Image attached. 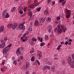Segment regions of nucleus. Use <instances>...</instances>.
Instances as JSON below:
<instances>
[{
	"label": "nucleus",
	"mask_w": 74,
	"mask_h": 74,
	"mask_svg": "<svg viewBox=\"0 0 74 74\" xmlns=\"http://www.w3.org/2000/svg\"><path fill=\"white\" fill-rule=\"evenodd\" d=\"M20 50L22 51H23L24 50V48L23 47H19L16 51V53L17 54H18V53H19V55H22V54L21 53V51Z\"/></svg>",
	"instance_id": "f257e3e1"
},
{
	"label": "nucleus",
	"mask_w": 74,
	"mask_h": 74,
	"mask_svg": "<svg viewBox=\"0 0 74 74\" xmlns=\"http://www.w3.org/2000/svg\"><path fill=\"white\" fill-rule=\"evenodd\" d=\"M64 25H61L58 26H57V29H60V30H62L64 29Z\"/></svg>",
	"instance_id": "f03ea898"
},
{
	"label": "nucleus",
	"mask_w": 74,
	"mask_h": 74,
	"mask_svg": "<svg viewBox=\"0 0 74 74\" xmlns=\"http://www.w3.org/2000/svg\"><path fill=\"white\" fill-rule=\"evenodd\" d=\"M29 67V63L28 62L25 65L23 66V68L24 69H25V70H26L28 69Z\"/></svg>",
	"instance_id": "7ed1b4c3"
},
{
	"label": "nucleus",
	"mask_w": 74,
	"mask_h": 74,
	"mask_svg": "<svg viewBox=\"0 0 74 74\" xmlns=\"http://www.w3.org/2000/svg\"><path fill=\"white\" fill-rule=\"evenodd\" d=\"M1 42L2 43L0 45V47L1 48H3L5 45V42Z\"/></svg>",
	"instance_id": "20e7f679"
},
{
	"label": "nucleus",
	"mask_w": 74,
	"mask_h": 74,
	"mask_svg": "<svg viewBox=\"0 0 74 74\" xmlns=\"http://www.w3.org/2000/svg\"><path fill=\"white\" fill-rule=\"evenodd\" d=\"M52 28V26L51 25H49L47 27V29L48 30L49 33L50 32H51Z\"/></svg>",
	"instance_id": "39448f33"
},
{
	"label": "nucleus",
	"mask_w": 74,
	"mask_h": 74,
	"mask_svg": "<svg viewBox=\"0 0 74 74\" xmlns=\"http://www.w3.org/2000/svg\"><path fill=\"white\" fill-rule=\"evenodd\" d=\"M72 61V59L70 57L68 58V63L70 65L71 64V62Z\"/></svg>",
	"instance_id": "423d86ee"
},
{
	"label": "nucleus",
	"mask_w": 74,
	"mask_h": 74,
	"mask_svg": "<svg viewBox=\"0 0 74 74\" xmlns=\"http://www.w3.org/2000/svg\"><path fill=\"white\" fill-rule=\"evenodd\" d=\"M19 29H25V26L23 24H21L19 27Z\"/></svg>",
	"instance_id": "0eeeda50"
},
{
	"label": "nucleus",
	"mask_w": 74,
	"mask_h": 74,
	"mask_svg": "<svg viewBox=\"0 0 74 74\" xmlns=\"http://www.w3.org/2000/svg\"><path fill=\"white\" fill-rule=\"evenodd\" d=\"M7 39H8V38L7 37H6L4 38V40L2 39L1 40V42H6V41H7Z\"/></svg>",
	"instance_id": "6e6552de"
},
{
	"label": "nucleus",
	"mask_w": 74,
	"mask_h": 74,
	"mask_svg": "<svg viewBox=\"0 0 74 74\" xmlns=\"http://www.w3.org/2000/svg\"><path fill=\"white\" fill-rule=\"evenodd\" d=\"M62 1V5H64L66 4V0H60V3H61Z\"/></svg>",
	"instance_id": "1a4fd4ad"
},
{
	"label": "nucleus",
	"mask_w": 74,
	"mask_h": 74,
	"mask_svg": "<svg viewBox=\"0 0 74 74\" xmlns=\"http://www.w3.org/2000/svg\"><path fill=\"white\" fill-rule=\"evenodd\" d=\"M71 63V64L70 65L71 67L74 69V60L72 61Z\"/></svg>",
	"instance_id": "9d476101"
},
{
	"label": "nucleus",
	"mask_w": 74,
	"mask_h": 74,
	"mask_svg": "<svg viewBox=\"0 0 74 74\" xmlns=\"http://www.w3.org/2000/svg\"><path fill=\"white\" fill-rule=\"evenodd\" d=\"M39 24V22H38V21L37 20H36L35 22L34 25L36 26H37Z\"/></svg>",
	"instance_id": "9b49d317"
},
{
	"label": "nucleus",
	"mask_w": 74,
	"mask_h": 74,
	"mask_svg": "<svg viewBox=\"0 0 74 74\" xmlns=\"http://www.w3.org/2000/svg\"><path fill=\"white\" fill-rule=\"evenodd\" d=\"M7 12V10H4L3 12L2 13V15L3 16H5V14H6V13Z\"/></svg>",
	"instance_id": "f8f14e48"
},
{
	"label": "nucleus",
	"mask_w": 74,
	"mask_h": 74,
	"mask_svg": "<svg viewBox=\"0 0 74 74\" xmlns=\"http://www.w3.org/2000/svg\"><path fill=\"white\" fill-rule=\"evenodd\" d=\"M4 27L3 26H1L0 28V32H2L3 31H4Z\"/></svg>",
	"instance_id": "ddd939ff"
},
{
	"label": "nucleus",
	"mask_w": 74,
	"mask_h": 74,
	"mask_svg": "<svg viewBox=\"0 0 74 74\" xmlns=\"http://www.w3.org/2000/svg\"><path fill=\"white\" fill-rule=\"evenodd\" d=\"M44 21H45V18H42L40 21V23H43Z\"/></svg>",
	"instance_id": "4468645a"
},
{
	"label": "nucleus",
	"mask_w": 74,
	"mask_h": 74,
	"mask_svg": "<svg viewBox=\"0 0 74 74\" xmlns=\"http://www.w3.org/2000/svg\"><path fill=\"white\" fill-rule=\"evenodd\" d=\"M12 29H15V28H16V27H17V25H16L15 24H14L13 25H12Z\"/></svg>",
	"instance_id": "2eb2a0df"
},
{
	"label": "nucleus",
	"mask_w": 74,
	"mask_h": 74,
	"mask_svg": "<svg viewBox=\"0 0 74 74\" xmlns=\"http://www.w3.org/2000/svg\"><path fill=\"white\" fill-rule=\"evenodd\" d=\"M51 69L53 71H55V66H53L51 68Z\"/></svg>",
	"instance_id": "dca6fc26"
},
{
	"label": "nucleus",
	"mask_w": 74,
	"mask_h": 74,
	"mask_svg": "<svg viewBox=\"0 0 74 74\" xmlns=\"http://www.w3.org/2000/svg\"><path fill=\"white\" fill-rule=\"evenodd\" d=\"M62 32V30L60 29H58V34H60Z\"/></svg>",
	"instance_id": "f3484780"
},
{
	"label": "nucleus",
	"mask_w": 74,
	"mask_h": 74,
	"mask_svg": "<svg viewBox=\"0 0 74 74\" xmlns=\"http://www.w3.org/2000/svg\"><path fill=\"white\" fill-rule=\"evenodd\" d=\"M13 25V24L12 23H10V24H8L7 25V27H8V28H10Z\"/></svg>",
	"instance_id": "a211bd4d"
},
{
	"label": "nucleus",
	"mask_w": 74,
	"mask_h": 74,
	"mask_svg": "<svg viewBox=\"0 0 74 74\" xmlns=\"http://www.w3.org/2000/svg\"><path fill=\"white\" fill-rule=\"evenodd\" d=\"M23 60V57L21 56V57H20L18 59V62H19V61L20 62L21 60Z\"/></svg>",
	"instance_id": "6ab92c4d"
},
{
	"label": "nucleus",
	"mask_w": 74,
	"mask_h": 74,
	"mask_svg": "<svg viewBox=\"0 0 74 74\" xmlns=\"http://www.w3.org/2000/svg\"><path fill=\"white\" fill-rule=\"evenodd\" d=\"M9 15H8V13H7L6 14V15L5 14V16H3L4 17H5V18H9Z\"/></svg>",
	"instance_id": "aec40b11"
},
{
	"label": "nucleus",
	"mask_w": 74,
	"mask_h": 74,
	"mask_svg": "<svg viewBox=\"0 0 74 74\" xmlns=\"http://www.w3.org/2000/svg\"><path fill=\"white\" fill-rule=\"evenodd\" d=\"M29 43L30 44H31L32 45H34V42H33V41L32 40H29Z\"/></svg>",
	"instance_id": "412c9836"
},
{
	"label": "nucleus",
	"mask_w": 74,
	"mask_h": 74,
	"mask_svg": "<svg viewBox=\"0 0 74 74\" xmlns=\"http://www.w3.org/2000/svg\"><path fill=\"white\" fill-rule=\"evenodd\" d=\"M49 13V12H48V11L46 10L44 12V14L45 15H47Z\"/></svg>",
	"instance_id": "4be33fe9"
},
{
	"label": "nucleus",
	"mask_w": 74,
	"mask_h": 74,
	"mask_svg": "<svg viewBox=\"0 0 74 74\" xmlns=\"http://www.w3.org/2000/svg\"><path fill=\"white\" fill-rule=\"evenodd\" d=\"M28 14L29 15H30L31 18H33L32 17V12L31 11L30 12L28 13Z\"/></svg>",
	"instance_id": "5701e85b"
},
{
	"label": "nucleus",
	"mask_w": 74,
	"mask_h": 74,
	"mask_svg": "<svg viewBox=\"0 0 74 74\" xmlns=\"http://www.w3.org/2000/svg\"><path fill=\"white\" fill-rule=\"evenodd\" d=\"M51 18L48 17L47 20V21L48 22H51Z\"/></svg>",
	"instance_id": "b1692460"
},
{
	"label": "nucleus",
	"mask_w": 74,
	"mask_h": 74,
	"mask_svg": "<svg viewBox=\"0 0 74 74\" xmlns=\"http://www.w3.org/2000/svg\"><path fill=\"white\" fill-rule=\"evenodd\" d=\"M8 47H6L5 48L3 49H4L5 51H6L7 52L8 51V50L10 49Z\"/></svg>",
	"instance_id": "393cba45"
},
{
	"label": "nucleus",
	"mask_w": 74,
	"mask_h": 74,
	"mask_svg": "<svg viewBox=\"0 0 74 74\" xmlns=\"http://www.w3.org/2000/svg\"><path fill=\"white\" fill-rule=\"evenodd\" d=\"M34 7V5H29L28 7V8H33Z\"/></svg>",
	"instance_id": "a878e982"
},
{
	"label": "nucleus",
	"mask_w": 74,
	"mask_h": 74,
	"mask_svg": "<svg viewBox=\"0 0 74 74\" xmlns=\"http://www.w3.org/2000/svg\"><path fill=\"white\" fill-rule=\"evenodd\" d=\"M21 8H19L18 9V10H20V14H23V12H22V11L21 10Z\"/></svg>",
	"instance_id": "bb28decb"
},
{
	"label": "nucleus",
	"mask_w": 74,
	"mask_h": 74,
	"mask_svg": "<svg viewBox=\"0 0 74 74\" xmlns=\"http://www.w3.org/2000/svg\"><path fill=\"white\" fill-rule=\"evenodd\" d=\"M35 59V57H34V56H33L32 57L31 59V60L32 62H33L34 60Z\"/></svg>",
	"instance_id": "cd10ccee"
},
{
	"label": "nucleus",
	"mask_w": 74,
	"mask_h": 74,
	"mask_svg": "<svg viewBox=\"0 0 74 74\" xmlns=\"http://www.w3.org/2000/svg\"><path fill=\"white\" fill-rule=\"evenodd\" d=\"M38 56L39 57L38 59H41V58L42 57V55H41V54H38Z\"/></svg>",
	"instance_id": "c85d7f7f"
},
{
	"label": "nucleus",
	"mask_w": 74,
	"mask_h": 74,
	"mask_svg": "<svg viewBox=\"0 0 74 74\" xmlns=\"http://www.w3.org/2000/svg\"><path fill=\"white\" fill-rule=\"evenodd\" d=\"M15 7H13L11 10V11L12 12H14L15 11Z\"/></svg>",
	"instance_id": "c756f323"
},
{
	"label": "nucleus",
	"mask_w": 74,
	"mask_h": 74,
	"mask_svg": "<svg viewBox=\"0 0 74 74\" xmlns=\"http://www.w3.org/2000/svg\"><path fill=\"white\" fill-rule=\"evenodd\" d=\"M32 41H37V39H35V38H33L32 39Z\"/></svg>",
	"instance_id": "7c9ffc66"
},
{
	"label": "nucleus",
	"mask_w": 74,
	"mask_h": 74,
	"mask_svg": "<svg viewBox=\"0 0 74 74\" xmlns=\"http://www.w3.org/2000/svg\"><path fill=\"white\" fill-rule=\"evenodd\" d=\"M7 52V51H6L5 50H4V49L3 50V53L4 54H6Z\"/></svg>",
	"instance_id": "2f4dec72"
},
{
	"label": "nucleus",
	"mask_w": 74,
	"mask_h": 74,
	"mask_svg": "<svg viewBox=\"0 0 74 74\" xmlns=\"http://www.w3.org/2000/svg\"><path fill=\"white\" fill-rule=\"evenodd\" d=\"M42 53V52L40 51H38L37 54L38 55H41Z\"/></svg>",
	"instance_id": "473e14b6"
},
{
	"label": "nucleus",
	"mask_w": 74,
	"mask_h": 74,
	"mask_svg": "<svg viewBox=\"0 0 74 74\" xmlns=\"http://www.w3.org/2000/svg\"><path fill=\"white\" fill-rule=\"evenodd\" d=\"M41 9V7H39V8H37V10L39 12L40 11V10Z\"/></svg>",
	"instance_id": "72a5a7b5"
},
{
	"label": "nucleus",
	"mask_w": 74,
	"mask_h": 74,
	"mask_svg": "<svg viewBox=\"0 0 74 74\" xmlns=\"http://www.w3.org/2000/svg\"><path fill=\"white\" fill-rule=\"evenodd\" d=\"M66 12H67V14H70V10H66Z\"/></svg>",
	"instance_id": "f704fd0d"
},
{
	"label": "nucleus",
	"mask_w": 74,
	"mask_h": 74,
	"mask_svg": "<svg viewBox=\"0 0 74 74\" xmlns=\"http://www.w3.org/2000/svg\"><path fill=\"white\" fill-rule=\"evenodd\" d=\"M34 48H32V50L30 51V53H32L34 52Z\"/></svg>",
	"instance_id": "c9c22d12"
},
{
	"label": "nucleus",
	"mask_w": 74,
	"mask_h": 74,
	"mask_svg": "<svg viewBox=\"0 0 74 74\" xmlns=\"http://www.w3.org/2000/svg\"><path fill=\"white\" fill-rule=\"evenodd\" d=\"M62 46V45H60L57 48V50H59L60 49V47Z\"/></svg>",
	"instance_id": "e433bc0d"
},
{
	"label": "nucleus",
	"mask_w": 74,
	"mask_h": 74,
	"mask_svg": "<svg viewBox=\"0 0 74 74\" xmlns=\"http://www.w3.org/2000/svg\"><path fill=\"white\" fill-rule=\"evenodd\" d=\"M47 69L46 68V66L45 65L43 67V70H45Z\"/></svg>",
	"instance_id": "4c0bfd02"
},
{
	"label": "nucleus",
	"mask_w": 74,
	"mask_h": 74,
	"mask_svg": "<svg viewBox=\"0 0 74 74\" xmlns=\"http://www.w3.org/2000/svg\"><path fill=\"white\" fill-rule=\"evenodd\" d=\"M45 45V43L42 42L40 43V46L42 47V46H43V45Z\"/></svg>",
	"instance_id": "58836bf2"
},
{
	"label": "nucleus",
	"mask_w": 74,
	"mask_h": 74,
	"mask_svg": "<svg viewBox=\"0 0 74 74\" xmlns=\"http://www.w3.org/2000/svg\"><path fill=\"white\" fill-rule=\"evenodd\" d=\"M46 69H50V66H48L46 65Z\"/></svg>",
	"instance_id": "ea45409f"
},
{
	"label": "nucleus",
	"mask_w": 74,
	"mask_h": 74,
	"mask_svg": "<svg viewBox=\"0 0 74 74\" xmlns=\"http://www.w3.org/2000/svg\"><path fill=\"white\" fill-rule=\"evenodd\" d=\"M26 14V13H25L24 14H23L22 15H21V17H23V16H24V15H25Z\"/></svg>",
	"instance_id": "a19ab883"
},
{
	"label": "nucleus",
	"mask_w": 74,
	"mask_h": 74,
	"mask_svg": "<svg viewBox=\"0 0 74 74\" xmlns=\"http://www.w3.org/2000/svg\"><path fill=\"white\" fill-rule=\"evenodd\" d=\"M70 14H68L66 16V18H69L70 17Z\"/></svg>",
	"instance_id": "79ce46f5"
},
{
	"label": "nucleus",
	"mask_w": 74,
	"mask_h": 74,
	"mask_svg": "<svg viewBox=\"0 0 74 74\" xmlns=\"http://www.w3.org/2000/svg\"><path fill=\"white\" fill-rule=\"evenodd\" d=\"M62 63L63 65H64V64H65V62H64V60H62Z\"/></svg>",
	"instance_id": "37998d69"
},
{
	"label": "nucleus",
	"mask_w": 74,
	"mask_h": 74,
	"mask_svg": "<svg viewBox=\"0 0 74 74\" xmlns=\"http://www.w3.org/2000/svg\"><path fill=\"white\" fill-rule=\"evenodd\" d=\"M16 62H17L16 60L14 61L13 62V64H15V65H16Z\"/></svg>",
	"instance_id": "c03bdc74"
},
{
	"label": "nucleus",
	"mask_w": 74,
	"mask_h": 74,
	"mask_svg": "<svg viewBox=\"0 0 74 74\" xmlns=\"http://www.w3.org/2000/svg\"><path fill=\"white\" fill-rule=\"evenodd\" d=\"M48 60V59L47 58H45L44 59V62H47Z\"/></svg>",
	"instance_id": "a18cd8bd"
},
{
	"label": "nucleus",
	"mask_w": 74,
	"mask_h": 74,
	"mask_svg": "<svg viewBox=\"0 0 74 74\" xmlns=\"http://www.w3.org/2000/svg\"><path fill=\"white\" fill-rule=\"evenodd\" d=\"M36 62L38 63V65H40V62H39V61L38 60H36Z\"/></svg>",
	"instance_id": "49530a36"
},
{
	"label": "nucleus",
	"mask_w": 74,
	"mask_h": 74,
	"mask_svg": "<svg viewBox=\"0 0 74 74\" xmlns=\"http://www.w3.org/2000/svg\"><path fill=\"white\" fill-rule=\"evenodd\" d=\"M72 58L73 60H74V54L72 55Z\"/></svg>",
	"instance_id": "de8ad7c7"
},
{
	"label": "nucleus",
	"mask_w": 74,
	"mask_h": 74,
	"mask_svg": "<svg viewBox=\"0 0 74 74\" xmlns=\"http://www.w3.org/2000/svg\"><path fill=\"white\" fill-rule=\"evenodd\" d=\"M49 38L48 36H46L45 37V40H48V39Z\"/></svg>",
	"instance_id": "09e8293b"
},
{
	"label": "nucleus",
	"mask_w": 74,
	"mask_h": 74,
	"mask_svg": "<svg viewBox=\"0 0 74 74\" xmlns=\"http://www.w3.org/2000/svg\"><path fill=\"white\" fill-rule=\"evenodd\" d=\"M37 40H38V41H40V39H41V38L38 36L37 38Z\"/></svg>",
	"instance_id": "8fccbe9b"
},
{
	"label": "nucleus",
	"mask_w": 74,
	"mask_h": 74,
	"mask_svg": "<svg viewBox=\"0 0 74 74\" xmlns=\"http://www.w3.org/2000/svg\"><path fill=\"white\" fill-rule=\"evenodd\" d=\"M58 60V58H54V60H55V61H57Z\"/></svg>",
	"instance_id": "3c124183"
},
{
	"label": "nucleus",
	"mask_w": 74,
	"mask_h": 74,
	"mask_svg": "<svg viewBox=\"0 0 74 74\" xmlns=\"http://www.w3.org/2000/svg\"><path fill=\"white\" fill-rule=\"evenodd\" d=\"M57 30H58V27H57V28H56L55 29V30H54V32H56L57 31Z\"/></svg>",
	"instance_id": "603ef678"
},
{
	"label": "nucleus",
	"mask_w": 74,
	"mask_h": 74,
	"mask_svg": "<svg viewBox=\"0 0 74 74\" xmlns=\"http://www.w3.org/2000/svg\"><path fill=\"white\" fill-rule=\"evenodd\" d=\"M68 43H69V42H68V41H66V42H65V44L66 45H67L68 44Z\"/></svg>",
	"instance_id": "864d4df0"
},
{
	"label": "nucleus",
	"mask_w": 74,
	"mask_h": 74,
	"mask_svg": "<svg viewBox=\"0 0 74 74\" xmlns=\"http://www.w3.org/2000/svg\"><path fill=\"white\" fill-rule=\"evenodd\" d=\"M11 45H12V44H10L7 47H9V49H10V47H11Z\"/></svg>",
	"instance_id": "5fc2aeb1"
},
{
	"label": "nucleus",
	"mask_w": 74,
	"mask_h": 74,
	"mask_svg": "<svg viewBox=\"0 0 74 74\" xmlns=\"http://www.w3.org/2000/svg\"><path fill=\"white\" fill-rule=\"evenodd\" d=\"M55 24H58V21H55Z\"/></svg>",
	"instance_id": "6e6d98bb"
},
{
	"label": "nucleus",
	"mask_w": 74,
	"mask_h": 74,
	"mask_svg": "<svg viewBox=\"0 0 74 74\" xmlns=\"http://www.w3.org/2000/svg\"><path fill=\"white\" fill-rule=\"evenodd\" d=\"M29 32L28 31H27L25 32V34H27H27H29Z\"/></svg>",
	"instance_id": "4d7b16f0"
},
{
	"label": "nucleus",
	"mask_w": 74,
	"mask_h": 74,
	"mask_svg": "<svg viewBox=\"0 0 74 74\" xmlns=\"http://www.w3.org/2000/svg\"><path fill=\"white\" fill-rule=\"evenodd\" d=\"M29 32H32V29L31 28L29 29Z\"/></svg>",
	"instance_id": "13d9d810"
},
{
	"label": "nucleus",
	"mask_w": 74,
	"mask_h": 74,
	"mask_svg": "<svg viewBox=\"0 0 74 74\" xmlns=\"http://www.w3.org/2000/svg\"><path fill=\"white\" fill-rule=\"evenodd\" d=\"M66 29H67V28H65L63 30V32H66Z\"/></svg>",
	"instance_id": "bf43d9fd"
},
{
	"label": "nucleus",
	"mask_w": 74,
	"mask_h": 74,
	"mask_svg": "<svg viewBox=\"0 0 74 74\" xmlns=\"http://www.w3.org/2000/svg\"><path fill=\"white\" fill-rule=\"evenodd\" d=\"M57 19L58 21H59L60 19V18L58 17L57 18Z\"/></svg>",
	"instance_id": "052dcab7"
},
{
	"label": "nucleus",
	"mask_w": 74,
	"mask_h": 74,
	"mask_svg": "<svg viewBox=\"0 0 74 74\" xmlns=\"http://www.w3.org/2000/svg\"><path fill=\"white\" fill-rule=\"evenodd\" d=\"M28 2L29 4H30V3H31V0H28Z\"/></svg>",
	"instance_id": "680f3d73"
},
{
	"label": "nucleus",
	"mask_w": 74,
	"mask_h": 74,
	"mask_svg": "<svg viewBox=\"0 0 74 74\" xmlns=\"http://www.w3.org/2000/svg\"><path fill=\"white\" fill-rule=\"evenodd\" d=\"M71 42H69L68 45H71Z\"/></svg>",
	"instance_id": "e2e57ef3"
},
{
	"label": "nucleus",
	"mask_w": 74,
	"mask_h": 74,
	"mask_svg": "<svg viewBox=\"0 0 74 74\" xmlns=\"http://www.w3.org/2000/svg\"><path fill=\"white\" fill-rule=\"evenodd\" d=\"M5 63V62H3L2 63V64L3 65H4V64Z\"/></svg>",
	"instance_id": "0e129e2a"
},
{
	"label": "nucleus",
	"mask_w": 74,
	"mask_h": 74,
	"mask_svg": "<svg viewBox=\"0 0 74 74\" xmlns=\"http://www.w3.org/2000/svg\"><path fill=\"white\" fill-rule=\"evenodd\" d=\"M40 42H42V38L41 39V40H40Z\"/></svg>",
	"instance_id": "69168bd1"
},
{
	"label": "nucleus",
	"mask_w": 74,
	"mask_h": 74,
	"mask_svg": "<svg viewBox=\"0 0 74 74\" xmlns=\"http://www.w3.org/2000/svg\"><path fill=\"white\" fill-rule=\"evenodd\" d=\"M52 4H55V2L54 1H53L52 2Z\"/></svg>",
	"instance_id": "338daca9"
},
{
	"label": "nucleus",
	"mask_w": 74,
	"mask_h": 74,
	"mask_svg": "<svg viewBox=\"0 0 74 74\" xmlns=\"http://www.w3.org/2000/svg\"><path fill=\"white\" fill-rule=\"evenodd\" d=\"M22 41L23 42H25V41H26V40L25 39H23Z\"/></svg>",
	"instance_id": "774afa93"
}]
</instances>
